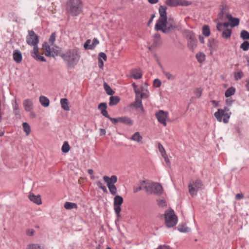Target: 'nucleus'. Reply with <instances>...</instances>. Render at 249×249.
<instances>
[{"mask_svg": "<svg viewBox=\"0 0 249 249\" xmlns=\"http://www.w3.org/2000/svg\"><path fill=\"white\" fill-rule=\"evenodd\" d=\"M202 33L204 36L208 37L210 35V29L208 25H204L202 28Z\"/></svg>", "mask_w": 249, "mask_h": 249, "instance_id": "nucleus-38", "label": "nucleus"}, {"mask_svg": "<svg viewBox=\"0 0 249 249\" xmlns=\"http://www.w3.org/2000/svg\"><path fill=\"white\" fill-rule=\"evenodd\" d=\"M172 27V26H171L170 27H168L167 28L166 27H160V26L159 24H156L155 26V28L156 30H157V31L160 30L164 33H167V32L168 31H169Z\"/></svg>", "mask_w": 249, "mask_h": 249, "instance_id": "nucleus-37", "label": "nucleus"}, {"mask_svg": "<svg viewBox=\"0 0 249 249\" xmlns=\"http://www.w3.org/2000/svg\"><path fill=\"white\" fill-rule=\"evenodd\" d=\"M13 59L17 63H20L22 59L21 52L18 50H16L13 52Z\"/></svg>", "mask_w": 249, "mask_h": 249, "instance_id": "nucleus-17", "label": "nucleus"}, {"mask_svg": "<svg viewBox=\"0 0 249 249\" xmlns=\"http://www.w3.org/2000/svg\"><path fill=\"white\" fill-rule=\"evenodd\" d=\"M196 58L198 62L200 63H202L205 60L206 56L202 53H199L196 55Z\"/></svg>", "mask_w": 249, "mask_h": 249, "instance_id": "nucleus-33", "label": "nucleus"}, {"mask_svg": "<svg viewBox=\"0 0 249 249\" xmlns=\"http://www.w3.org/2000/svg\"><path fill=\"white\" fill-rule=\"evenodd\" d=\"M35 231L33 229H29L26 231V234L29 236L34 235Z\"/></svg>", "mask_w": 249, "mask_h": 249, "instance_id": "nucleus-57", "label": "nucleus"}, {"mask_svg": "<svg viewBox=\"0 0 249 249\" xmlns=\"http://www.w3.org/2000/svg\"><path fill=\"white\" fill-rule=\"evenodd\" d=\"M239 24V19L238 18H233L231 20L230 26L231 27H234L238 26Z\"/></svg>", "mask_w": 249, "mask_h": 249, "instance_id": "nucleus-43", "label": "nucleus"}, {"mask_svg": "<svg viewBox=\"0 0 249 249\" xmlns=\"http://www.w3.org/2000/svg\"><path fill=\"white\" fill-rule=\"evenodd\" d=\"M61 107L66 111L70 110L68 100L66 98H62L60 100Z\"/></svg>", "mask_w": 249, "mask_h": 249, "instance_id": "nucleus-27", "label": "nucleus"}, {"mask_svg": "<svg viewBox=\"0 0 249 249\" xmlns=\"http://www.w3.org/2000/svg\"><path fill=\"white\" fill-rule=\"evenodd\" d=\"M225 17L229 21H231L233 18L231 15L230 14H228H228L227 13V14L226 15Z\"/></svg>", "mask_w": 249, "mask_h": 249, "instance_id": "nucleus-64", "label": "nucleus"}, {"mask_svg": "<svg viewBox=\"0 0 249 249\" xmlns=\"http://www.w3.org/2000/svg\"><path fill=\"white\" fill-rule=\"evenodd\" d=\"M120 123L129 126H131L133 124V121L130 118L125 116L120 117Z\"/></svg>", "mask_w": 249, "mask_h": 249, "instance_id": "nucleus-20", "label": "nucleus"}, {"mask_svg": "<svg viewBox=\"0 0 249 249\" xmlns=\"http://www.w3.org/2000/svg\"><path fill=\"white\" fill-rule=\"evenodd\" d=\"M240 37L244 40L249 39V33L246 30H242L240 34Z\"/></svg>", "mask_w": 249, "mask_h": 249, "instance_id": "nucleus-40", "label": "nucleus"}, {"mask_svg": "<svg viewBox=\"0 0 249 249\" xmlns=\"http://www.w3.org/2000/svg\"><path fill=\"white\" fill-rule=\"evenodd\" d=\"M99 43V41L96 38H94L92 42L90 39H88L85 42L84 47L86 50H93Z\"/></svg>", "mask_w": 249, "mask_h": 249, "instance_id": "nucleus-14", "label": "nucleus"}, {"mask_svg": "<svg viewBox=\"0 0 249 249\" xmlns=\"http://www.w3.org/2000/svg\"><path fill=\"white\" fill-rule=\"evenodd\" d=\"M244 197V195L242 193H239L236 195L235 196V198L237 200H240Z\"/></svg>", "mask_w": 249, "mask_h": 249, "instance_id": "nucleus-59", "label": "nucleus"}, {"mask_svg": "<svg viewBox=\"0 0 249 249\" xmlns=\"http://www.w3.org/2000/svg\"><path fill=\"white\" fill-rule=\"evenodd\" d=\"M157 249H171L168 246L160 245Z\"/></svg>", "mask_w": 249, "mask_h": 249, "instance_id": "nucleus-60", "label": "nucleus"}, {"mask_svg": "<svg viewBox=\"0 0 249 249\" xmlns=\"http://www.w3.org/2000/svg\"><path fill=\"white\" fill-rule=\"evenodd\" d=\"M120 101L119 97L117 96H112L109 98V105L110 106H115L117 105Z\"/></svg>", "mask_w": 249, "mask_h": 249, "instance_id": "nucleus-26", "label": "nucleus"}, {"mask_svg": "<svg viewBox=\"0 0 249 249\" xmlns=\"http://www.w3.org/2000/svg\"><path fill=\"white\" fill-rule=\"evenodd\" d=\"M163 73L168 80L174 81L176 78V75L173 74L170 72L167 71H163Z\"/></svg>", "mask_w": 249, "mask_h": 249, "instance_id": "nucleus-28", "label": "nucleus"}, {"mask_svg": "<svg viewBox=\"0 0 249 249\" xmlns=\"http://www.w3.org/2000/svg\"><path fill=\"white\" fill-rule=\"evenodd\" d=\"M165 221L167 227L169 228L175 226L178 222L177 217L176 216L173 210H171L165 212Z\"/></svg>", "mask_w": 249, "mask_h": 249, "instance_id": "nucleus-4", "label": "nucleus"}, {"mask_svg": "<svg viewBox=\"0 0 249 249\" xmlns=\"http://www.w3.org/2000/svg\"><path fill=\"white\" fill-rule=\"evenodd\" d=\"M130 77L135 79H139L142 78V73L140 70L134 69L131 71Z\"/></svg>", "mask_w": 249, "mask_h": 249, "instance_id": "nucleus-19", "label": "nucleus"}, {"mask_svg": "<svg viewBox=\"0 0 249 249\" xmlns=\"http://www.w3.org/2000/svg\"><path fill=\"white\" fill-rule=\"evenodd\" d=\"M188 46L189 49L194 51L197 45V39L194 33L190 32L187 35Z\"/></svg>", "mask_w": 249, "mask_h": 249, "instance_id": "nucleus-12", "label": "nucleus"}, {"mask_svg": "<svg viewBox=\"0 0 249 249\" xmlns=\"http://www.w3.org/2000/svg\"><path fill=\"white\" fill-rule=\"evenodd\" d=\"M28 33L26 37L27 43L30 46L37 45L39 42L38 36L32 30H29Z\"/></svg>", "mask_w": 249, "mask_h": 249, "instance_id": "nucleus-8", "label": "nucleus"}, {"mask_svg": "<svg viewBox=\"0 0 249 249\" xmlns=\"http://www.w3.org/2000/svg\"><path fill=\"white\" fill-rule=\"evenodd\" d=\"M28 249H41L40 246L37 244L30 245L28 247Z\"/></svg>", "mask_w": 249, "mask_h": 249, "instance_id": "nucleus-55", "label": "nucleus"}, {"mask_svg": "<svg viewBox=\"0 0 249 249\" xmlns=\"http://www.w3.org/2000/svg\"><path fill=\"white\" fill-rule=\"evenodd\" d=\"M222 24L220 23H218L216 25V29L218 31H221L222 30Z\"/></svg>", "mask_w": 249, "mask_h": 249, "instance_id": "nucleus-62", "label": "nucleus"}, {"mask_svg": "<svg viewBox=\"0 0 249 249\" xmlns=\"http://www.w3.org/2000/svg\"><path fill=\"white\" fill-rule=\"evenodd\" d=\"M165 3L170 7L178 6H187L191 4V2L186 0H165Z\"/></svg>", "mask_w": 249, "mask_h": 249, "instance_id": "nucleus-9", "label": "nucleus"}, {"mask_svg": "<svg viewBox=\"0 0 249 249\" xmlns=\"http://www.w3.org/2000/svg\"><path fill=\"white\" fill-rule=\"evenodd\" d=\"M167 9V7L163 5H160L159 7V12L160 14V18H167L166 10Z\"/></svg>", "mask_w": 249, "mask_h": 249, "instance_id": "nucleus-22", "label": "nucleus"}, {"mask_svg": "<svg viewBox=\"0 0 249 249\" xmlns=\"http://www.w3.org/2000/svg\"><path fill=\"white\" fill-rule=\"evenodd\" d=\"M101 113L103 116L106 117V118H107L108 119L110 117V116L108 114V112L107 110V109L104 110H102V111H101Z\"/></svg>", "mask_w": 249, "mask_h": 249, "instance_id": "nucleus-56", "label": "nucleus"}, {"mask_svg": "<svg viewBox=\"0 0 249 249\" xmlns=\"http://www.w3.org/2000/svg\"><path fill=\"white\" fill-rule=\"evenodd\" d=\"M235 92V89L232 87L228 89L225 92V96L226 97H229L231 95L234 94Z\"/></svg>", "mask_w": 249, "mask_h": 249, "instance_id": "nucleus-32", "label": "nucleus"}, {"mask_svg": "<svg viewBox=\"0 0 249 249\" xmlns=\"http://www.w3.org/2000/svg\"><path fill=\"white\" fill-rule=\"evenodd\" d=\"M12 104L14 114L16 116H20L19 107L18 104L17 103V100L16 99L13 100Z\"/></svg>", "mask_w": 249, "mask_h": 249, "instance_id": "nucleus-21", "label": "nucleus"}, {"mask_svg": "<svg viewBox=\"0 0 249 249\" xmlns=\"http://www.w3.org/2000/svg\"><path fill=\"white\" fill-rule=\"evenodd\" d=\"M161 43V40L160 34H156L153 36V46L157 47L160 46Z\"/></svg>", "mask_w": 249, "mask_h": 249, "instance_id": "nucleus-24", "label": "nucleus"}, {"mask_svg": "<svg viewBox=\"0 0 249 249\" xmlns=\"http://www.w3.org/2000/svg\"><path fill=\"white\" fill-rule=\"evenodd\" d=\"M103 178L104 180L107 183V186L113 185L117 181V177L115 175L111 176L110 178L105 176Z\"/></svg>", "mask_w": 249, "mask_h": 249, "instance_id": "nucleus-15", "label": "nucleus"}, {"mask_svg": "<svg viewBox=\"0 0 249 249\" xmlns=\"http://www.w3.org/2000/svg\"><path fill=\"white\" fill-rule=\"evenodd\" d=\"M43 49L45 51V55L47 56H54L57 55V51H55L54 49H51L47 42H45L42 45Z\"/></svg>", "mask_w": 249, "mask_h": 249, "instance_id": "nucleus-13", "label": "nucleus"}, {"mask_svg": "<svg viewBox=\"0 0 249 249\" xmlns=\"http://www.w3.org/2000/svg\"><path fill=\"white\" fill-rule=\"evenodd\" d=\"M229 111V109L227 107H224V109H218L217 111L214 113V116L218 121H222L224 123H227L230 117L228 112Z\"/></svg>", "mask_w": 249, "mask_h": 249, "instance_id": "nucleus-5", "label": "nucleus"}, {"mask_svg": "<svg viewBox=\"0 0 249 249\" xmlns=\"http://www.w3.org/2000/svg\"><path fill=\"white\" fill-rule=\"evenodd\" d=\"M123 203V197L119 195L116 196L114 198L113 206L115 213L116 214L117 219L116 221L119 220L121 217L120 212L121 211V206Z\"/></svg>", "mask_w": 249, "mask_h": 249, "instance_id": "nucleus-7", "label": "nucleus"}, {"mask_svg": "<svg viewBox=\"0 0 249 249\" xmlns=\"http://www.w3.org/2000/svg\"><path fill=\"white\" fill-rule=\"evenodd\" d=\"M240 48L244 51H247L249 49V42L248 41H245L240 45Z\"/></svg>", "mask_w": 249, "mask_h": 249, "instance_id": "nucleus-42", "label": "nucleus"}, {"mask_svg": "<svg viewBox=\"0 0 249 249\" xmlns=\"http://www.w3.org/2000/svg\"><path fill=\"white\" fill-rule=\"evenodd\" d=\"M195 94L197 97H200L202 94V90L200 89H196L195 90Z\"/></svg>", "mask_w": 249, "mask_h": 249, "instance_id": "nucleus-58", "label": "nucleus"}, {"mask_svg": "<svg viewBox=\"0 0 249 249\" xmlns=\"http://www.w3.org/2000/svg\"><path fill=\"white\" fill-rule=\"evenodd\" d=\"M231 34V29H225L222 33V37L225 39L229 38Z\"/></svg>", "mask_w": 249, "mask_h": 249, "instance_id": "nucleus-35", "label": "nucleus"}, {"mask_svg": "<svg viewBox=\"0 0 249 249\" xmlns=\"http://www.w3.org/2000/svg\"><path fill=\"white\" fill-rule=\"evenodd\" d=\"M107 108V105L106 103H100L98 107V109L101 110V111H102V110H104L106 109Z\"/></svg>", "mask_w": 249, "mask_h": 249, "instance_id": "nucleus-51", "label": "nucleus"}, {"mask_svg": "<svg viewBox=\"0 0 249 249\" xmlns=\"http://www.w3.org/2000/svg\"><path fill=\"white\" fill-rule=\"evenodd\" d=\"M147 97L148 95L146 92H142L141 94V96L136 95L135 101L132 104V106L136 108H140L142 112H143L144 110L142 106V99L147 98Z\"/></svg>", "mask_w": 249, "mask_h": 249, "instance_id": "nucleus-10", "label": "nucleus"}, {"mask_svg": "<svg viewBox=\"0 0 249 249\" xmlns=\"http://www.w3.org/2000/svg\"><path fill=\"white\" fill-rule=\"evenodd\" d=\"M202 186V182L200 179H196L195 181H192L188 186L189 192L192 196L196 195L197 191L200 189Z\"/></svg>", "mask_w": 249, "mask_h": 249, "instance_id": "nucleus-6", "label": "nucleus"}, {"mask_svg": "<svg viewBox=\"0 0 249 249\" xmlns=\"http://www.w3.org/2000/svg\"><path fill=\"white\" fill-rule=\"evenodd\" d=\"M158 149L162 156L164 157V155H166L165 150L164 149V148L160 143H158Z\"/></svg>", "mask_w": 249, "mask_h": 249, "instance_id": "nucleus-48", "label": "nucleus"}, {"mask_svg": "<svg viewBox=\"0 0 249 249\" xmlns=\"http://www.w3.org/2000/svg\"><path fill=\"white\" fill-rule=\"evenodd\" d=\"M145 183V181L144 180H143L141 182V185L139 186V187H134V188H133V190H134V193H137L138 191H140L141 190H142V189H144L143 188L144 186L145 185H143L144 183Z\"/></svg>", "mask_w": 249, "mask_h": 249, "instance_id": "nucleus-44", "label": "nucleus"}, {"mask_svg": "<svg viewBox=\"0 0 249 249\" xmlns=\"http://www.w3.org/2000/svg\"><path fill=\"white\" fill-rule=\"evenodd\" d=\"M22 127L24 131L26 133L27 136H29L31 133V127L28 123L24 122L22 124Z\"/></svg>", "mask_w": 249, "mask_h": 249, "instance_id": "nucleus-30", "label": "nucleus"}, {"mask_svg": "<svg viewBox=\"0 0 249 249\" xmlns=\"http://www.w3.org/2000/svg\"><path fill=\"white\" fill-rule=\"evenodd\" d=\"M143 188L148 194H153L157 195H160L162 193L163 189L160 184L157 182H153L145 185Z\"/></svg>", "mask_w": 249, "mask_h": 249, "instance_id": "nucleus-3", "label": "nucleus"}, {"mask_svg": "<svg viewBox=\"0 0 249 249\" xmlns=\"http://www.w3.org/2000/svg\"><path fill=\"white\" fill-rule=\"evenodd\" d=\"M35 59L38 61L46 62V60L44 56L37 54V57H33Z\"/></svg>", "mask_w": 249, "mask_h": 249, "instance_id": "nucleus-53", "label": "nucleus"}, {"mask_svg": "<svg viewBox=\"0 0 249 249\" xmlns=\"http://www.w3.org/2000/svg\"><path fill=\"white\" fill-rule=\"evenodd\" d=\"M155 116L158 122L163 126L167 125L166 120L168 117V112L162 110H160L155 113Z\"/></svg>", "mask_w": 249, "mask_h": 249, "instance_id": "nucleus-11", "label": "nucleus"}, {"mask_svg": "<svg viewBox=\"0 0 249 249\" xmlns=\"http://www.w3.org/2000/svg\"><path fill=\"white\" fill-rule=\"evenodd\" d=\"M33 46V51L31 53V55L33 57H35L37 56L38 49L37 45H32Z\"/></svg>", "mask_w": 249, "mask_h": 249, "instance_id": "nucleus-45", "label": "nucleus"}, {"mask_svg": "<svg viewBox=\"0 0 249 249\" xmlns=\"http://www.w3.org/2000/svg\"><path fill=\"white\" fill-rule=\"evenodd\" d=\"M227 14V9L225 8H222L221 9V11L218 14V18L219 19L222 20H223V18Z\"/></svg>", "mask_w": 249, "mask_h": 249, "instance_id": "nucleus-41", "label": "nucleus"}, {"mask_svg": "<svg viewBox=\"0 0 249 249\" xmlns=\"http://www.w3.org/2000/svg\"><path fill=\"white\" fill-rule=\"evenodd\" d=\"M55 36H56V35H55V33H53L51 34V35L50 37V38L49 39V42L51 45H53L55 40Z\"/></svg>", "mask_w": 249, "mask_h": 249, "instance_id": "nucleus-47", "label": "nucleus"}, {"mask_svg": "<svg viewBox=\"0 0 249 249\" xmlns=\"http://www.w3.org/2000/svg\"><path fill=\"white\" fill-rule=\"evenodd\" d=\"M243 76V73L242 71H239L234 73V78L236 80L240 79Z\"/></svg>", "mask_w": 249, "mask_h": 249, "instance_id": "nucleus-49", "label": "nucleus"}, {"mask_svg": "<svg viewBox=\"0 0 249 249\" xmlns=\"http://www.w3.org/2000/svg\"><path fill=\"white\" fill-rule=\"evenodd\" d=\"M83 3L81 0H69L66 3L67 12L71 16H77L82 11Z\"/></svg>", "mask_w": 249, "mask_h": 249, "instance_id": "nucleus-2", "label": "nucleus"}, {"mask_svg": "<svg viewBox=\"0 0 249 249\" xmlns=\"http://www.w3.org/2000/svg\"><path fill=\"white\" fill-rule=\"evenodd\" d=\"M130 139L137 142H140L142 141V137L139 132H136L133 134Z\"/></svg>", "mask_w": 249, "mask_h": 249, "instance_id": "nucleus-25", "label": "nucleus"}, {"mask_svg": "<svg viewBox=\"0 0 249 249\" xmlns=\"http://www.w3.org/2000/svg\"><path fill=\"white\" fill-rule=\"evenodd\" d=\"M108 119L110 120L113 124H116L120 122V117L117 118H111L109 117Z\"/></svg>", "mask_w": 249, "mask_h": 249, "instance_id": "nucleus-54", "label": "nucleus"}, {"mask_svg": "<svg viewBox=\"0 0 249 249\" xmlns=\"http://www.w3.org/2000/svg\"><path fill=\"white\" fill-rule=\"evenodd\" d=\"M178 230L181 232H188L190 231V229L186 226V224L179 225L178 226Z\"/></svg>", "mask_w": 249, "mask_h": 249, "instance_id": "nucleus-36", "label": "nucleus"}, {"mask_svg": "<svg viewBox=\"0 0 249 249\" xmlns=\"http://www.w3.org/2000/svg\"><path fill=\"white\" fill-rule=\"evenodd\" d=\"M104 88L106 93L109 95H111L114 93V91L111 89L110 87L106 83L104 84Z\"/></svg>", "mask_w": 249, "mask_h": 249, "instance_id": "nucleus-34", "label": "nucleus"}, {"mask_svg": "<svg viewBox=\"0 0 249 249\" xmlns=\"http://www.w3.org/2000/svg\"><path fill=\"white\" fill-rule=\"evenodd\" d=\"M153 85L157 88H159L161 85V81L159 79H155L153 81Z\"/></svg>", "mask_w": 249, "mask_h": 249, "instance_id": "nucleus-52", "label": "nucleus"}, {"mask_svg": "<svg viewBox=\"0 0 249 249\" xmlns=\"http://www.w3.org/2000/svg\"><path fill=\"white\" fill-rule=\"evenodd\" d=\"M110 193L112 195H115L117 193V188L115 185L107 186Z\"/></svg>", "mask_w": 249, "mask_h": 249, "instance_id": "nucleus-46", "label": "nucleus"}, {"mask_svg": "<svg viewBox=\"0 0 249 249\" xmlns=\"http://www.w3.org/2000/svg\"><path fill=\"white\" fill-rule=\"evenodd\" d=\"M28 197L31 201L37 205H40L42 203L41 199L39 195L35 196L33 194H30Z\"/></svg>", "mask_w": 249, "mask_h": 249, "instance_id": "nucleus-18", "label": "nucleus"}, {"mask_svg": "<svg viewBox=\"0 0 249 249\" xmlns=\"http://www.w3.org/2000/svg\"><path fill=\"white\" fill-rule=\"evenodd\" d=\"M70 149V145L67 142H64L61 148V150L63 153H67Z\"/></svg>", "mask_w": 249, "mask_h": 249, "instance_id": "nucleus-39", "label": "nucleus"}, {"mask_svg": "<svg viewBox=\"0 0 249 249\" xmlns=\"http://www.w3.org/2000/svg\"><path fill=\"white\" fill-rule=\"evenodd\" d=\"M159 205L161 207L166 205V202L164 200H160L159 201Z\"/></svg>", "mask_w": 249, "mask_h": 249, "instance_id": "nucleus-61", "label": "nucleus"}, {"mask_svg": "<svg viewBox=\"0 0 249 249\" xmlns=\"http://www.w3.org/2000/svg\"><path fill=\"white\" fill-rule=\"evenodd\" d=\"M167 18H159L158 22L156 24H159L160 27H165L167 26Z\"/></svg>", "mask_w": 249, "mask_h": 249, "instance_id": "nucleus-31", "label": "nucleus"}, {"mask_svg": "<svg viewBox=\"0 0 249 249\" xmlns=\"http://www.w3.org/2000/svg\"><path fill=\"white\" fill-rule=\"evenodd\" d=\"M64 208L67 210H71L72 209H77V204L75 203L66 202L64 204Z\"/></svg>", "mask_w": 249, "mask_h": 249, "instance_id": "nucleus-29", "label": "nucleus"}, {"mask_svg": "<svg viewBox=\"0 0 249 249\" xmlns=\"http://www.w3.org/2000/svg\"><path fill=\"white\" fill-rule=\"evenodd\" d=\"M39 102L41 105L45 107H48L50 104L49 99L44 96H40Z\"/></svg>", "mask_w": 249, "mask_h": 249, "instance_id": "nucleus-23", "label": "nucleus"}, {"mask_svg": "<svg viewBox=\"0 0 249 249\" xmlns=\"http://www.w3.org/2000/svg\"><path fill=\"white\" fill-rule=\"evenodd\" d=\"M69 68H74L78 63L81 55L77 49H70L60 55Z\"/></svg>", "mask_w": 249, "mask_h": 249, "instance_id": "nucleus-1", "label": "nucleus"}, {"mask_svg": "<svg viewBox=\"0 0 249 249\" xmlns=\"http://www.w3.org/2000/svg\"><path fill=\"white\" fill-rule=\"evenodd\" d=\"M106 61L107 60V55L103 52H101L99 53L98 61L103 60Z\"/></svg>", "mask_w": 249, "mask_h": 249, "instance_id": "nucleus-50", "label": "nucleus"}, {"mask_svg": "<svg viewBox=\"0 0 249 249\" xmlns=\"http://www.w3.org/2000/svg\"><path fill=\"white\" fill-rule=\"evenodd\" d=\"M24 109L27 112H30L33 109V103L31 99H25L23 102Z\"/></svg>", "mask_w": 249, "mask_h": 249, "instance_id": "nucleus-16", "label": "nucleus"}, {"mask_svg": "<svg viewBox=\"0 0 249 249\" xmlns=\"http://www.w3.org/2000/svg\"><path fill=\"white\" fill-rule=\"evenodd\" d=\"M155 16L154 14H152L151 15V18H150V19L149 20L148 23H147V26H149L150 24L151 23V22H152L154 18H155Z\"/></svg>", "mask_w": 249, "mask_h": 249, "instance_id": "nucleus-63", "label": "nucleus"}]
</instances>
